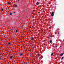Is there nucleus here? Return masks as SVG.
<instances>
[{
  "label": "nucleus",
  "mask_w": 64,
  "mask_h": 64,
  "mask_svg": "<svg viewBox=\"0 0 64 64\" xmlns=\"http://www.w3.org/2000/svg\"><path fill=\"white\" fill-rule=\"evenodd\" d=\"M52 16H53L54 15V12H52Z\"/></svg>",
  "instance_id": "f257e3e1"
},
{
  "label": "nucleus",
  "mask_w": 64,
  "mask_h": 64,
  "mask_svg": "<svg viewBox=\"0 0 64 64\" xmlns=\"http://www.w3.org/2000/svg\"><path fill=\"white\" fill-rule=\"evenodd\" d=\"M63 55V54L62 53V54H60V56H62Z\"/></svg>",
  "instance_id": "f03ea898"
},
{
  "label": "nucleus",
  "mask_w": 64,
  "mask_h": 64,
  "mask_svg": "<svg viewBox=\"0 0 64 64\" xmlns=\"http://www.w3.org/2000/svg\"><path fill=\"white\" fill-rule=\"evenodd\" d=\"M20 56H22V55H23V54H22V53H21L20 54Z\"/></svg>",
  "instance_id": "7ed1b4c3"
},
{
  "label": "nucleus",
  "mask_w": 64,
  "mask_h": 64,
  "mask_svg": "<svg viewBox=\"0 0 64 64\" xmlns=\"http://www.w3.org/2000/svg\"><path fill=\"white\" fill-rule=\"evenodd\" d=\"M12 57H13L12 56H10V59H12Z\"/></svg>",
  "instance_id": "20e7f679"
},
{
  "label": "nucleus",
  "mask_w": 64,
  "mask_h": 64,
  "mask_svg": "<svg viewBox=\"0 0 64 64\" xmlns=\"http://www.w3.org/2000/svg\"><path fill=\"white\" fill-rule=\"evenodd\" d=\"M10 44V42H9L8 43V45H9Z\"/></svg>",
  "instance_id": "39448f33"
},
{
  "label": "nucleus",
  "mask_w": 64,
  "mask_h": 64,
  "mask_svg": "<svg viewBox=\"0 0 64 64\" xmlns=\"http://www.w3.org/2000/svg\"><path fill=\"white\" fill-rule=\"evenodd\" d=\"M53 53H52L51 54V56H53Z\"/></svg>",
  "instance_id": "423d86ee"
},
{
  "label": "nucleus",
  "mask_w": 64,
  "mask_h": 64,
  "mask_svg": "<svg viewBox=\"0 0 64 64\" xmlns=\"http://www.w3.org/2000/svg\"><path fill=\"white\" fill-rule=\"evenodd\" d=\"M38 4H39V2H37L36 5H38Z\"/></svg>",
  "instance_id": "0eeeda50"
},
{
  "label": "nucleus",
  "mask_w": 64,
  "mask_h": 64,
  "mask_svg": "<svg viewBox=\"0 0 64 64\" xmlns=\"http://www.w3.org/2000/svg\"><path fill=\"white\" fill-rule=\"evenodd\" d=\"M9 14L10 15H12V13L11 12H10L9 13Z\"/></svg>",
  "instance_id": "6e6552de"
},
{
  "label": "nucleus",
  "mask_w": 64,
  "mask_h": 64,
  "mask_svg": "<svg viewBox=\"0 0 64 64\" xmlns=\"http://www.w3.org/2000/svg\"><path fill=\"white\" fill-rule=\"evenodd\" d=\"M50 43H52V40H50Z\"/></svg>",
  "instance_id": "1a4fd4ad"
},
{
  "label": "nucleus",
  "mask_w": 64,
  "mask_h": 64,
  "mask_svg": "<svg viewBox=\"0 0 64 64\" xmlns=\"http://www.w3.org/2000/svg\"><path fill=\"white\" fill-rule=\"evenodd\" d=\"M10 2H9V3L8 4V5H10Z\"/></svg>",
  "instance_id": "9d476101"
},
{
  "label": "nucleus",
  "mask_w": 64,
  "mask_h": 64,
  "mask_svg": "<svg viewBox=\"0 0 64 64\" xmlns=\"http://www.w3.org/2000/svg\"><path fill=\"white\" fill-rule=\"evenodd\" d=\"M63 58H64V57H62L61 58L62 60L63 59Z\"/></svg>",
  "instance_id": "9b49d317"
},
{
  "label": "nucleus",
  "mask_w": 64,
  "mask_h": 64,
  "mask_svg": "<svg viewBox=\"0 0 64 64\" xmlns=\"http://www.w3.org/2000/svg\"><path fill=\"white\" fill-rule=\"evenodd\" d=\"M3 10H3V8H2V9L1 10L2 11H3Z\"/></svg>",
  "instance_id": "f8f14e48"
},
{
  "label": "nucleus",
  "mask_w": 64,
  "mask_h": 64,
  "mask_svg": "<svg viewBox=\"0 0 64 64\" xmlns=\"http://www.w3.org/2000/svg\"><path fill=\"white\" fill-rule=\"evenodd\" d=\"M24 64H27V63L26 62L24 63Z\"/></svg>",
  "instance_id": "ddd939ff"
},
{
  "label": "nucleus",
  "mask_w": 64,
  "mask_h": 64,
  "mask_svg": "<svg viewBox=\"0 0 64 64\" xmlns=\"http://www.w3.org/2000/svg\"><path fill=\"white\" fill-rule=\"evenodd\" d=\"M39 56H40V55L39 54H38V57H39Z\"/></svg>",
  "instance_id": "4468645a"
},
{
  "label": "nucleus",
  "mask_w": 64,
  "mask_h": 64,
  "mask_svg": "<svg viewBox=\"0 0 64 64\" xmlns=\"http://www.w3.org/2000/svg\"><path fill=\"white\" fill-rule=\"evenodd\" d=\"M14 6H15L16 7H17V5H15Z\"/></svg>",
  "instance_id": "2eb2a0df"
},
{
  "label": "nucleus",
  "mask_w": 64,
  "mask_h": 64,
  "mask_svg": "<svg viewBox=\"0 0 64 64\" xmlns=\"http://www.w3.org/2000/svg\"><path fill=\"white\" fill-rule=\"evenodd\" d=\"M58 35H59V32H58Z\"/></svg>",
  "instance_id": "dca6fc26"
},
{
  "label": "nucleus",
  "mask_w": 64,
  "mask_h": 64,
  "mask_svg": "<svg viewBox=\"0 0 64 64\" xmlns=\"http://www.w3.org/2000/svg\"><path fill=\"white\" fill-rule=\"evenodd\" d=\"M34 38H32V39H31V40H34Z\"/></svg>",
  "instance_id": "f3484780"
},
{
  "label": "nucleus",
  "mask_w": 64,
  "mask_h": 64,
  "mask_svg": "<svg viewBox=\"0 0 64 64\" xmlns=\"http://www.w3.org/2000/svg\"><path fill=\"white\" fill-rule=\"evenodd\" d=\"M52 35H51L50 36V37H52Z\"/></svg>",
  "instance_id": "a211bd4d"
},
{
  "label": "nucleus",
  "mask_w": 64,
  "mask_h": 64,
  "mask_svg": "<svg viewBox=\"0 0 64 64\" xmlns=\"http://www.w3.org/2000/svg\"><path fill=\"white\" fill-rule=\"evenodd\" d=\"M52 28V26H50V28Z\"/></svg>",
  "instance_id": "6ab92c4d"
},
{
  "label": "nucleus",
  "mask_w": 64,
  "mask_h": 64,
  "mask_svg": "<svg viewBox=\"0 0 64 64\" xmlns=\"http://www.w3.org/2000/svg\"><path fill=\"white\" fill-rule=\"evenodd\" d=\"M32 39H34V38L32 37Z\"/></svg>",
  "instance_id": "aec40b11"
},
{
  "label": "nucleus",
  "mask_w": 64,
  "mask_h": 64,
  "mask_svg": "<svg viewBox=\"0 0 64 64\" xmlns=\"http://www.w3.org/2000/svg\"><path fill=\"white\" fill-rule=\"evenodd\" d=\"M16 32H17V30H16Z\"/></svg>",
  "instance_id": "412c9836"
},
{
  "label": "nucleus",
  "mask_w": 64,
  "mask_h": 64,
  "mask_svg": "<svg viewBox=\"0 0 64 64\" xmlns=\"http://www.w3.org/2000/svg\"><path fill=\"white\" fill-rule=\"evenodd\" d=\"M15 12H14V13H15Z\"/></svg>",
  "instance_id": "4be33fe9"
},
{
  "label": "nucleus",
  "mask_w": 64,
  "mask_h": 64,
  "mask_svg": "<svg viewBox=\"0 0 64 64\" xmlns=\"http://www.w3.org/2000/svg\"><path fill=\"white\" fill-rule=\"evenodd\" d=\"M18 2H19V0H18Z\"/></svg>",
  "instance_id": "5701e85b"
},
{
  "label": "nucleus",
  "mask_w": 64,
  "mask_h": 64,
  "mask_svg": "<svg viewBox=\"0 0 64 64\" xmlns=\"http://www.w3.org/2000/svg\"><path fill=\"white\" fill-rule=\"evenodd\" d=\"M21 58H22V56L21 57Z\"/></svg>",
  "instance_id": "b1692460"
},
{
  "label": "nucleus",
  "mask_w": 64,
  "mask_h": 64,
  "mask_svg": "<svg viewBox=\"0 0 64 64\" xmlns=\"http://www.w3.org/2000/svg\"><path fill=\"white\" fill-rule=\"evenodd\" d=\"M17 37H18V36H17Z\"/></svg>",
  "instance_id": "393cba45"
},
{
  "label": "nucleus",
  "mask_w": 64,
  "mask_h": 64,
  "mask_svg": "<svg viewBox=\"0 0 64 64\" xmlns=\"http://www.w3.org/2000/svg\"><path fill=\"white\" fill-rule=\"evenodd\" d=\"M44 12V11H42V12Z\"/></svg>",
  "instance_id": "a878e982"
},
{
  "label": "nucleus",
  "mask_w": 64,
  "mask_h": 64,
  "mask_svg": "<svg viewBox=\"0 0 64 64\" xmlns=\"http://www.w3.org/2000/svg\"><path fill=\"white\" fill-rule=\"evenodd\" d=\"M20 46H21V45H20Z\"/></svg>",
  "instance_id": "bb28decb"
},
{
  "label": "nucleus",
  "mask_w": 64,
  "mask_h": 64,
  "mask_svg": "<svg viewBox=\"0 0 64 64\" xmlns=\"http://www.w3.org/2000/svg\"><path fill=\"white\" fill-rule=\"evenodd\" d=\"M20 60H18V61H20Z\"/></svg>",
  "instance_id": "cd10ccee"
},
{
  "label": "nucleus",
  "mask_w": 64,
  "mask_h": 64,
  "mask_svg": "<svg viewBox=\"0 0 64 64\" xmlns=\"http://www.w3.org/2000/svg\"><path fill=\"white\" fill-rule=\"evenodd\" d=\"M8 52H9V51H8Z\"/></svg>",
  "instance_id": "c85d7f7f"
},
{
  "label": "nucleus",
  "mask_w": 64,
  "mask_h": 64,
  "mask_svg": "<svg viewBox=\"0 0 64 64\" xmlns=\"http://www.w3.org/2000/svg\"><path fill=\"white\" fill-rule=\"evenodd\" d=\"M0 59H1V58H0Z\"/></svg>",
  "instance_id": "c756f323"
},
{
  "label": "nucleus",
  "mask_w": 64,
  "mask_h": 64,
  "mask_svg": "<svg viewBox=\"0 0 64 64\" xmlns=\"http://www.w3.org/2000/svg\"><path fill=\"white\" fill-rule=\"evenodd\" d=\"M7 4H8V3H7Z\"/></svg>",
  "instance_id": "7c9ffc66"
},
{
  "label": "nucleus",
  "mask_w": 64,
  "mask_h": 64,
  "mask_svg": "<svg viewBox=\"0 0 64 64\" xmlns=\"http://www.w3.org/2000/svg\"><path fill=\"white\" fill-rule=\"evenodd\" d=\"M56 47H57V46Z\"/></svg>",
  "instance_id": "2f4dec72"
}]
</instances>
